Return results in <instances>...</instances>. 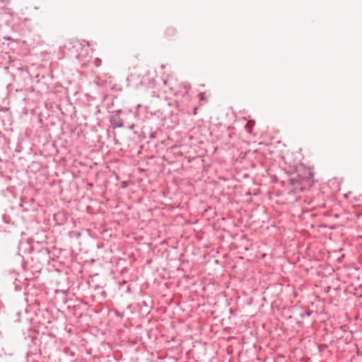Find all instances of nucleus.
<instances>
[{
    "label": "nucleus",
    "instance_id": "f257e3e1",
    "mask_svg": "<svg viewBox=\"0 0 362 362\" xmlns=\"http://www.w3.org/2000/svg\"><path fill=\"white\" fill-rule=\"evenodd\" d=\"M254 124H255V122L252 120H250L247 122V123L245 126V128L247 129V131L249 132H251V128L253 127Z\"/></svg>",
    "mask_w": 362,
    "mask_h": 362
},
{
    "label": "nucleus",
    "instance_id": "f03ea898",
    "mask_svg": "<svg viewBox=\"0 0 362 362\" xmlns=\"http://www.w3.org/2000/svg\"><path fill=\"white\" fill-rule=\"evenodd\" d=\"M183 88H184V93H187V91H188V88L187 86H183Z\"/></svg>",
    "mask_w": 362,
    "mask_h": 362
},
{
    "label": "nucleus",
    "instance_id": "7ed1b4c3",
    "mask_svg": "<svg viewBox=\"0 0 362 362\" xmlns=\"http://www.w3.org/2000/svg\"><path fill=\"white\" fill-rule=\"evenodd\" d=\"M168 82L170 83V85H172V83H173V80H168ZM167 83H168V81H165H165H164V83H165V84H167Z\"/></svg>",
    "mask_w": 362,
    "mask_h": 362
},
{
    "label": "nucleus",
    "instance_id": "20e7f679",
    "mask_svg": "<svg viewBox=\"0 0 362 362\" xmlns=\"http://www.w3.org/2000/svg\"><path fill=\"white\" fill-rule=\"evenodd\" d=\"M115 125L117 127H121L122 126V123L121 122H118V123H116Z\"/></svg>",
    "mask_w": 362,
    "mask_h": 362
},
{
    "label": "nucleus",
    "instance_id": "39448f33",
    "mask_svg": "<svg viewBox=\"0 0 362 362\" xmlns=\"http://www.w3.org/2000/svg\"><path fill=\"white\" fill-rule=\"evenodd\" d=\"M201 99H202V100H204V93H202V94H201Z\"/></svg>",
    "mask_w": 362,
    "mask_h": 362
},
{
    "label": "nucleus",
    "instance_id": "423d86ee",
    "mask_svg": "<svg viewBox=\"0 0 362 362\" xmlns=\"http://www.w3.org/2000/svg\"><path fill=\"white\" fill-rule=\"evenodd\" d=\"M115 120V118H112V119H111V122H112V124H114Z\"/></svg>",
    "mask_w": 362,
    "mask_h": 362
},
{
    "label": "nucleus",
    "instance_id": "0eeeda50",
    "mask_svg": "<svg viewBox=\"0 0 362 362\" xmlns=\"http://www.w3.org/2000/svg\"><path fill=\"white\" fill-rule=\"evenodd\" d=\"M77 45H81L79 44L78 42H76V45H75V47H76Z\"/></svg>",
    "mask_w": 362,
    "mask_h": 362
}]
</instances>
